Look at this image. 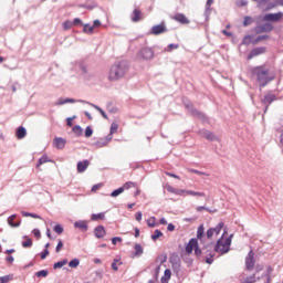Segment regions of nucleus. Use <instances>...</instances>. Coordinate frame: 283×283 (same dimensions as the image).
Listing matches in <instances>:
<instances>
[{
	"label": "nucleus",
	"instance_id": "nucleus-43",
	"mask_svg": "<svg viewBox=\"0 0 283 283\" xmlns=\"http://www.w3.org/2000/svg\"><path fill=\"white\" fill-rule=\"evenodd\" d=\"M186 196H199V198H205V192L193 191V190H187Z\"/></svg>",
	"mask_w": 283,
	"mask_h": 283
},
{
	"label": "nucleus",
	"instance_id": "nucleus-54",
	"mask_svg": "<svg viewBox=\"0 0 283 283\" xmlns=\"http://www.w3.org/2000/svg\"><path fill=\"white\" fill-rule=\"evenodd\" d=\"M243 283H255V274H252L250 276H247L243 281Z\"/></svg>",
	"mask_w": 283,
	"mask_h": 283
},
{
	"label": "nucleus",
	"instance_id": "nucleus-1",
	"mask_svg": "<svg viewBox=\"0 0 283 283\" xmlns=\"http://www.w3.org/2000/svg\"><path fill=\"white\" fill-rule=\"evenodd\" d=\"M227 233V229L223 230V234L220 239H218L217 243L213 244L211 241H203L202 251L205 256L206 264H211L213 262V258H216V253H229L231 250V240H233V234H230L228 238L223 239Z\"/></svg>",
	"mask_w": 283,
	"mask_h": 283
},
{
	"label": "nucleus",
	"instance_id": "nucleus-21",
	"mask_svg": "<svg viewBox=\"0 0 283 283\" xmlns=\"http://www.w3.org/2000/svg\"><path fill=\"white\" fill-rule=\"evenodd\" d=\"M196 240H199L200 243L207 241V237L205 234V226L201 224L198 227Z\"/></svg>",
	"mask_w": 283,
	"mask_h": 283
},
{
	"label": "nucleus",
	"instance_id": "nucleus-14",
	"mask_svg": "<svg viewBox=\"0 0 283 283\" xmlns=\"http://www.w3.org/2000/svg\"><path fill=\"white\" fill-rule=\"evenodd\" d=\"M109 143H112V135H107L106 138H99L94 143V146L101 149L103 147H107Z\"/></svg>",
	"mask_w": 283,
	"mask_h": 283
},
{
	"label": "nucleus",
	"instance_id": "nucleus-51",
	"mask_svg": "<svg viewBox=\"0 0 283 283\" xmlns=\"http://www.w3.org/2000/svg\"><path fill=\"white\" fill-rule=\"evenodd\" d=\"M53 231L55 232V233H57L59 235H61V233H63V226H61V224H55L54 227H53Z\"/></svg>",
	"mask_w": 283,
	"mask_h": 283
},
{
	"label": "nucleus",
	"instance_id": "nucleus-46",
	"mask_svg": "<svg viewBox=\"0 0 283 283\" xmlns=\"http://www.w3.org/2000/svg\"><path fill=\"white\" fill-rule=\"evenodd\" d=\"M224 229V222H219L214 228H212L213 232L218 235L220 231Z\"/></svg>",
	"mask_w": 283,
	"mask_h": 283
},
{
	"label": "nucleus",
	"instance_id": "nucleus-22",
	"mask_svg": "<svg viewBox=\"0 0 283 283\" xmlns=\"http://www.w3.org/2000/svg\"><path fill=\"white\" fill-rule=\"evenodd\" d=\"M66 144H67V140H65V138H62V137L54 138V145L56 149H65Z\"/></svg>",
	"mask_w": 283,
	"mask_h": 283
},
{
	"label": "nucleus",
	"instance_id": "nucleus-11",
	"mask_svg": "<svg viewBox=\"0 0 283 283\" xmlns=\"http://www.w3.org/2000/svg\"><path fill=\"white\" fill-rule=\"evenodd\" d=\"M283 17L282 12H277V13H266L263 17V21H271L272 23H277V21H280Z\"/></svg>",
	"mask_w": 283,
	"mask_h": 283
},
{
	"label": "nucleus",
	"instance_id": "nucleus-37",
	"mask_svg": "<svg viewBox=\"0 0 283 283\" xmlns=\"http://www.w3.org/2000/svg\"><path fill=\"white\" fill-rule=\"evenodd\" d=\"M117 132H118V124L112 123L109 134H108V136H111V140H112L114 134H116Z\"/></svg>",
	"mask_w": 283,
	"mask_h": 283
},
{
	"label": "nucleus",
	"instance_id": "nucleus-19",
	"mask_svg": "<svg viewBox=\"0 0 283 283\" xmlns=\"http://www.w3.org/2000/svg\"><path fill=\"white\" fill-rule=\"evenodd\" d=\"M106 233L107 232L105 231V227H103V226H97L94 229V235H95V238H97V240L105 238Z\"/></svg>",
	"mask_w": 283,
	"mask_h": 283
},
{
	"label": "nucleus",
	"instance_id": "nucleus-45",
	"mask_svg": "<svg viewBox=\"0 0 283 283\" xmlns=\"http://www.w3.org/2000/svg\"><path fill=\"white\" fill-rule=\"evenodd\" d=\"M78 264H81V260L78 259H72L70 262H69V266L71 269H77Z\"/></svg>",
	"mask_w": 283,
	"mask_h": 283
},
{
	"label": "nucleus",
	"instance_id": "nucleus-59",
	"mask_svg": "<svg viewBox=\"0 0 283 283\" xmlns=\"http://www.w3.org/2000/svg\"><path fill=\"white\" fill-rule=\"evenodd\" d=\"M61 249H63V241H62V240H60V241L57 242V245H56V248H55V252H56V253H60V252H61Z\"/></svg>",
	"mask_w": 283,
	"mask_h": 283
},
{
	"label": "nucleus",
	"instance_id": "nucleus-29",
	"mask_svg": "<svg viewBox=\"0 0 283 283\" xmlns=\"http://www.w3.org/2000/svg\"><path fill=\"white\" fill-rule=\"evenodd\" d=\"M96 2L94 1H86L83 4H80V8H85L86 10H94V8H96Z\"/></svg>",
	"mask_w": 283,
	"mask_h": 283
},
{
	"label": "nucleus",
	"instance_id": "nucleus-40",
	"mask_svg": "<svg viewBox=\"0 0 283 283\" xmlns=\"http://www.w3.org/2000/svg\"><path fill=\"white\" fill-rule=\"evenodd\" d=\"M12 280H14L13 274H8V275H4V276H0V283H8Z\"/></svg>",
	"mask_w": 283,
	"mask_h": 283
},
{
	"label": "nucleus",
	"instance_id": "nucleus-36",
	"mask_svg": "<svg viewBox=\"0 0 283 283\" xmlns=\"http://www.w3.org/2000/svg\"><path fill=\"white\" fill-rule=\"evenodd\" d=\"M253 21L254 20L251 15H245L243 18V28H249V25H252Z\"/></svg>",
	"mask_w": 283,
	"mask_h": 283
},
{
	"label": "nucleus",
	"instance_id": "nucleus-10",
	"mask_svg": "<svg viewBox=\"0 0 283 283\" xmlns=\"http://www.w3.org/2000/svg\"><path fill=\"white\" fill-rule=\"evenodd\" d=\"M165 32H168L165 21H163L160 24L154 25L150 30V33L155 36H158V34H165Z\"/></svg>",
	"mask_w": 283,
	"mask_h": 283
},
{
	"label": "nucleus",
	"instance_id": "nucleus-64",
	"mask_svg": "<svg viewBox=\"0 0 283 283\" xmlns=\"http://www.w3.org/2000/svg\"><path fill=\"white\" fill-rule=\"evenodd\" d=\"M122 187H124V191H125V189H132V187H134V182L127 181V182L124 184V186H122Z\"/></svg>",
	"mask_w": 283,
	"mask_h": 283
},
{
	"label": "nucleus",
	"instance_id": "nucleus-12",
	"mask_svg": "<svg viewBox=\"0 0 283 283\" xmlns=\"http://www.w3.org/2000/svg\"><path fill=\"white\" fill-rule=\"evenodd\" d=\"M265 52H266V46L254 48L248 54V61H251V59H254V56H260V54H264Z\"/></svg>",
	"mask_w": 283,
	"mask_h": 283
},
{
	"label": "nucleus",
	"instance_id": "nucleus-23",
	"mask_svg": "<svg viewBox=\"0 0 283 283\" xmlns=\"http://www.w3.org/2000/svg\"><path fill=\"white\" fill-rule=\"evenodd\" d=\"M74 227L75 229H80L81 231H87L88 226H87V221L85 220H78L74 222Z\"/></svg>",
	"mask_w": 283,
	"mask_h": 283
},
{
	"label": "nucleus",
	"instance_id": "nucleus-48",
	"mask_svg": "<svg viewBox=\"0 0 283 283\" xmlns=\"http://www.w3.org/2000/svg\"><path fill=\"white\" fill-rule=\"evenodd\" d=\"M93 134H94V129L92 128V126H87L84 132L85 138H92Z\"/></svg>",
	"mask_w": 283,
	"mask_h": 283
},
{
	"label": "nucleus",
	"instance_id": "nucleus-60",
	"mask_svg": "<svg viewBox=\"0 0 283 283\" xmlns=\"http://www.w3.org/2000/svg\"><path fill=\"white\" fill-rule=\"evenodd\" d=\"M184 193H187V190L175 188V196H182Z\"/></svg>",
	"mask_w": 283,
	"mask_h": 283
},
{
	"label": "nucleus",
	"instance_id": "nucleus-24",
	"mask_svg": "<svg viewBox=\"0 0 283 283\" xmlns=\"http://www.w3.org/2000/svg\"><path fill=\"white\" fill-rule=\"evenodd\" d=\"M15 136L18 140L23 139L24 136H28V129H25L23 126L18 127L15 130Z\"/></svg>",
	"mask_w": 283,
	"mask_h": 283
},
{
	"label": "nucleus",
	"instance_id": "nucleus-56",
	"mask_svg": "<svg viewBox=\"0 0 283 283\" xmlns=\"http://www.w3.org/2000/svg\"><path fill=\"white\" fill-rule=\"evenodd\" d=\"M153 220V222H151ZM147 226L150 228V229H154V227H156V217H151V219H148L147 220Z\"/></svg>",
	"mask_w": 283,
	"mask_h": 283
},
{
	"label": "nucleus",
	"instance_id": "nucleus-16",
	"mask_svg": "<svg viewBox=\"0 0 283 283\" xmlns=\"http://www.w3.org/2000/svg\"><path fill=\"white\" fill-rule=\"evenodd\" d=\"M80 103H83L84 105H90L91 107H94V109H96L97 112H99L101 116H103V118H105L107 120V113H105V111H103V108H101V106L93 104L92 102H87V101H80Z\"/></svg>",
	"mask_w": 283,
	"mask_h": 283
},
{
	"label": "nucleus",
	"instance_id": "nucleus-61",
	"mask_svg": "<svg viewBox=\"0 0 283 283\" xmlns=\"http://www.w3.org/2000/svg\"><path fill=\"white\" fill-rule=\"evenodd\" d=\"M73 25H83V20H81V18H75L72 21Z\"/></svg>",
	"mask_w": 283,
	"mask_h": 283
},
{
	"label": "nucleus",
	"instance_id": "nucleus-26",
	"mask_svg": "<svg viewBox=\"0 0 283 283\" xmlns=\"http://www.w3.org/2000/svg\"><path fill=\"white\" fill-rule=\"evenodd\" d=\"M142 14L143 13L139 11V9H134V11L130 15L133 23H138V21H140Z\"/></svg>",
	"mask_w": 283,
	"mask_h": 283
},
{
	"label": "nucleus",
	"instance_id": "nucleus-4",
	"mask_svg": "<svg viewBox=\"0 0 283 283\" xmlns=\"http://www.w3.org/2000/svg\"><path fill=\"white\" fill-rule=\"evenodd\" d=\"M195 251V255L200 260L201 262H205V252L202 248H200V244L198 243V239L192 238L189 240V242L186 245V253L191 254Z\"/></svg>",
	"mask_w": 283,
	"mask_h": 283
},
{
	"label": "nucleus",
	"instance_id": "nucleus-35",
	"mask_svg": "<svg viewBox=\"0 0 283 283\" xmlns=\"http://www.w3.org/2000/svg\"><path fill=\"white\" fill-rule=\"evenodd\" d=\"M134 249H135V252H134L135 256L138 258V256L143 255V253H144L143 245H140L139 243H136Z\"/></svg>",
	"mask_w": 283,
	"mask_h": 283
},
{
	"label": "nucleus",
	"instance_id": "nucleus-57",
	"mask_svg": "<svg viewBox=\"0 0 283 283\" xmlns=\"http://www.w3.org/2000/svg\"><path fill=\"white\" fill-rule=\"evenodd\" d=\"M254 3H258L259 8H262L269 3V0H252Z\"/></svg>",
	"mask_w": 283,
	"mask_h": 283
},
{
	"label": "nucleus",
	"instance_id": "nucleus-63",
	"mask_svg": "<svg viewBox=\"0 0 283 283\" xmlns=\"http://www.w3.org/2000/svg\"><path fill=\"white\" fill-rule=\"evenodd\" d=\"M32 233H33V235H34L35 238H38V239L41 238V230H39V229H36V228L32 230Z\"/></svg>",
	"mask_w": 283,
	"mask_h": 283
},
{
	"label": "nucleus",
	"instance_id": "nucleus-55",
	"mask_svg": "<svg viewBox=\"0 0 283 283\" xmlns=\"http://www.w3.org/2000/svg\"><path fill=\"white\" fill-rule=\"evenodd\" d=\"M237 6L239 8H244V7L249 6V0H238Z\"/></svg>",
	"mask_w": 283,
	"mask_h": 283
},
{
	"label": "nucleus",
	"instance_id": "nucleus-33",
	"mask_svg": "<svg viewBox=\"0 0 283 283\" xmlns=\"http://www.w3.org/2000/svg\"><path fill=\"white\" fill-rule=\"evenodd\" d=\"M23 239L25 240L22 242L23 249H31L33 244L32 239H30L28 235H24Z\"/></svg>",
	"mask_w": 283,
	"mask_h": 283
},
{
	"label": "nucleus",
	"instance_id": "nucleus-28",
	"mask_svg": "<svg viewBox=\"0 0 283 283\" xmlns=\"http://www.w3.org/2000/svg\"><path fill=\"white\" fill-rule=\"evenodd\" d=\"M171 280V270L166 269L164 272V276L161 277V283H167Z\"/></svg>",
	"mask_w": 283,
	"mask_h": 283
},
{
	"label": "nucleus",
	"instance_id": "nucleus-38",
	"mask_svg": "<svg viewBox=\"0 0 283 283\" xmlns=\"http://www.w3.org/2000/svg\"><path fill=\"white\" fill-rule=\"evenodd\" d=\"M72 132L75 134V136H83V127H81V125H75L72 128Z\"/></svg>",
	"mask_w": 283,
	"mask_h": 283
},
{
	"label": "nucleus",
	"instance_id": "nucleus-15",
	"mask_svg": "<svg viewBox=\"0 0 283 283\" xmlns=\"http://www.w3.org/2000/svg\"><path fill=\"white\" fill-rule=\"evenodd\" d=\"M19 218L18 214H11L9 218H8V224L9 227H12L13 229H17L18 227H21V219H18ZM17 220V221H15ZM15 221V222H14Z\"/></svg>",
	"mask_w": 283,
	"mask_h": 283
},
{
	"label": "nucleus",
	"instance_id": "nucleus-50",
	"mask_svg": "<svg viewBox=\"0 0 283 283\" xmlns=\"http://www.w3.org/2000/svg\"><path fill=\"white\" fill-rule=\"evenodd\" d=\"M63 28H64V30H72V28H74V24L72 21L66 20L63 22Z\"/></svg>",
	"mask_w": 283,
	"mask_h": 283
},
{
	"label": "nucleus",
	"instance_id": "nucleus-62",
	"mask_svg": "<svg viewBox=\"0 0 283 283\" xmlns=\"http://www.w3.org/2000/svg\"><path fill=\"white\" fill-rule=\"evenodd\" d=\"M118 242H123V238H120V237L112 238V244H118Z\"/></svg>",
	"mask_w": 283,
	"mask_h": 283
},
{
	"label": "nucleus",
	"instance_id": "nucleus-5",
	"mask_svg": "<svg viewBox=\"0 0 283 283\" xmlns=\"http://www.w3.org/2000/svg\"><path fill=\"white\" fill-rule=\"evenodd\" d=\"M184 105L188 112V114H190V116H192V118H199V120H207V115H205V113L198 111L196 107H193V104L191 102H184Z\"/></svg>",
	"mask_w": 283,
	"mask_h": 283
},
{
	"label": "nucleus",
	"instance_id": "nucleus-2",
	"mask_svg": "<svg viewBox=\"0 0 283 283\" xmlns=\"http://www.w3.org/2000/svg\"><path fill=\"white\" fill-rule=\"evenodd\" d=\"M127 63L125 61L115 62L109 70L108 81H120L127 74Z\"/></svg>",
	"mask_w": 283,
	"mask_h": 283
},
{
	"label": "nucleus",
	"instance_id": "nucleus-39",
	"mask_svg": "<svg viewBox=\"0 0 283 283\" xmlns=\"http://www.w3.org/2000/svg\"><path fill=\"white\" fill-rule=\"evenodd\" d=\"M83 32H84L85 34H92V33L94 32V27L91 25L90 23H86V24H84V27H83Z\"/></svg>",
	"mask_w": 283,
	"mask_h": 283
},
{
	"label": "nucleus",
	"instance_id": "nucleus-18",
	"mask_svg": "<svg viewBox=\"0 0 283 283\" xmlns=\"http://www.w3.org/2000/svg\"><path fill=\"white\" fill-rule=\"evenodd\" d=\"M172 19L174 21L181 23V25H188V23H190L189 19L184 13H177L172 17Z\"/></svg>",
	"mask_w": 283,
	"mask_h": 283
},
{
	"label": "nucleus",
	"instance_id": "nucleus-3",
	"mask_svg": "<svg viewBox=\"0 0 283 283\" xmlns=\"http://www.w3.org/2000/svg\"><path fill=\"white\" fill-rule=\"evenodd\" d=\"M253 76H256V81L260 84V87H266L271 81H273V76L269 75V67L266 66H256L252 69Z\"/></svg>",
	"mask_w": 283,
	"mask_h": 283
},
{
	"label": "nucleus",
	"instance_id": "nucleus-31",
	"mask_svg": "<svg viewBox=\"0 0 283 283\" xmlns=\"http://www.w3.org/2000/svg\"><path fill=\"white\" fill-rule=\"evenodd\" d=\"M196 211H198V213H200L201 211H208V213H217L218 212L217 209L211 210L207 206H198L196 208Z\"/></svg>",
	"mask_w": 283,
	"mask_h": 283
},
{
	"label": "nucleus",
	"instance_id": "nucleus-25",
	"mask_svg": "<svg viewBox=\"0 0 283 283\" xmlns=\"http://www.w3.org/2000/svg\"><path fill=\"white\" fill-rule=\"evenodd\" d=\"M78 101H85V99H74V98H59L55 105H67V103H81Z\"/></svg>",
	"mask_w": 283,
	"mask_h": 283
},
{
	"label": "nucleus",
	"instance_id": "nucleus-8",
	"mask_svg": "<svg viewBox=\"0 0 283 283\" xmlns=\"http://www.w3.org/2000/svg\"><path fill=\"white\" fill-rule=\"evenodd\" d=\"M169 262H170L174 271H180L181 260H180V255H178V253L175 252V253L170 254Z\"/></svg>",
	"mask_w": 283,
	"mask_h": 283
},
{
	"label": "nucleus",
	"instance_id": "nucleus-20",
	"mask_svg": "<svg viewBox=\"0 0 283 283\" xmlns=\"http://www.w3.org/2000/svg\"><path fill=\"white\" fill-rule=\"evenodd\" d=\"M199 135L206 138L207 140H216V135L211 130L200 129Z\"/></svg>",
	"mask_w": 283,
	"mask_h": 283
},
{
	"label": "nucleus",
	"instance_id": "nucleus-58",
	"mask_svg": "<svg viewBox=\"0 0 283 283\" xmlns=\"http://www.w3.org/2000/svg\"><path fill=\"white\" fill-rule=\"evenodd\" d=\"M48 255H50V250L44 249V250L41 252V254H40L41 260H45V258H48Z\"/></svg>",
	"mask_w": 283,
	"mask_h": 283
},
{
	"label": "nucleus",
	"instance_id": "nucleus-49",
	"mask_svg": "<svg viewBox=\"0 0 283 283\" xmlns=\"http://www.w3.org/2000/svg\"><path fill=\"white\" fill-rule=\"evenodd\" d=\"M50 275V271L48 270H40L35 273L36 277H48Z\"/></svg>",
	"mask_w": 283,
	"mask_h": 283
},
{
	"label": "nucleus",
	"instance_id": "nucleus-17",
	"mask_svg": "<svg viewBox=\"0 0 283 283\" xmlns=\"http://www.w3.org/2000/svg\"><path fill=\"white\" fill-rule=\"evenodd\" d=\"M87 167H90V160L84 159L78 161L76 166L77 174H85V171H87Z\"/></svg>",
	"mask_w": 283,
	"mask_h": 283
},
{
	"label": "nucleus",
	"instance_id": "nucleus-27",
	"mask_svg": "<svg viewBox=\"0 0 283 283\" xmlns=\"http://www.w3.org/2000/svg\"><path fill=\"white\" fill-rule=\"evenodd\" d=\"M211 6H213V0H207L205 9L206 19H209V17H211Z\"/></svg>",
	"mask_w": 283,
	"mask_h": 283
},
{
	"label": "nucleus",
	"instance_id": "nucleus-30",
	"mask_svg": "<svg viewBox=\"0 0 283 283\" xmlns=\"http://www.w3.org/2000/svg\"><path fill=\"white\" fill-rule=\"evenodd\" d=\"M45 163H52V159H50L48 155H43L42 157L39 158L36 167H41V165H45Z\"/></svg>",
	"mask_w": 283,
	"mask_h": 283
},
{
	"label": "nucleus",
	"instance_id": "nucleus-44",
	"mask_svg": "<svg viewBox=\"0 0 283 283\" xmlns=\"http://www.w3.org/2000/svg\"><path fill=\"white\" fill-rule=\"evenodd\" d=\"M150 238H151V240H153L154 242H156V240H158V238H163V231L156 229L155 232H154V234H151Z\"/></svg>",
	"mask_w": 283,
	"mask_h": 283
},
{
	"label": "nucleus",
	"instance_id": "nucleus-41",
	"mask_svg": "<svg viewBox=\"0 0 283 283\" xmlns=\"http://www.w3.org/2000/svg\"><path fill=\"white\" fill-rule=\"evenodd\" d=\"M67 264V259H64L62 261H57L53 264V269H63Z\"/></svg>",
	"mask_w": 283,
	"mask_h": 283
},
{
	"label": "nucleus",
	"instance_id": "nucleus-7",
	"mask_svg": "<svg viewBox=\"0 0 283 283\" xmlns=\"http://www.w3.org/2000/svg\"><path fill=\"white\" fill-rule=\"evenodd\" d=\"M255 269V258L253 254V250H250L248 255L245 256V270L253 271Z\"/></svg>",
	"mask_w": 283,
	"mask_h": 283
},
{
	"label": "nucleus",
	"instance_id": "nucleus-9",
	"mask_svg": "<svg viewBox=\"0 0 283 283\" xmlns=\"http://www.w3.org/2000/svg\"><path fill=\"white\" fill-rule=\"evenodd\" d=\"M138 56L144 61H151L154 59V50L151 48H144L139 51Z\"/></svg>",
	"mask_w": 283,
	"mask_h": 283
},
{
	"label": "nucleus",
	"instance_id": "nucleus-13",
	"mask_svg": "<svg viewBox=\"0 0 283 283\" xmlns=\"http://www.w3.org/2000/svg\"><path fill=\"white\" fill-rule=\"evenodd\" d=\"M275 101V95L274 94H268L264 95L262 98V104L265 106L264 108V114L269 111V105H271Z\"/></svg>",
	"mask_w": 283,
	"mask_h": 283
},
{
	"label": "nucleus",
	"instance_id": "nucleus-32",
	"mask_svg": "<svg viewBox=\"0 0 283 283\" xmlns=\"http://www.w3.org/2000/svg\"><path fill=\"white\" fill-rule=\"evenodd\" d=\"M125 192V187H119L111 192V198H118L120 193Z\"/></svg>",
	"mask_w": 283,
	"mask_h": 283
},
{
	"label": "nucleus",
	"instance_id": "nucleus-42",
	"mask_svg": "<svg viewBox=\"0 0 283 283\" xmlns=\"http://www.w3.org/2000/svg\"><path fill=\"white\" fill-rule=\"evenodd\" d=\"M180 48L179 44L170 43L168 46L164 50V52H174V50H178Z\"/></svg>",
	"mask_w": 283,
	"mask_h": 283
},
{
	"label": "nucleus",
	"instance_id": "nucleus-52",
	"mask_svg": "<svg viewBox=\"0 0 283 283\" xmlns=\"http://www.w3.org/2000/svg\"><path fill=\"white\" fill-rule=\"evenodd\" d=\"M266 39H269V35H259L255 38V40L253 41V44L255 45L256 43H260V41H266Z\"/></svg>",
	"mask_w": 283,
	"mask_h": 283
},
{
	"label": "nucleus",
	"instance_id": "nucleus-47",
	"mask_svg": "<svg viewBox=\"0 0 283 283\" xmlns=\"http://www.w3.org/2000/svg\"><path fill=\"white\" fill-rule=\"evenodd\" d=\"M213 228H209L206 232V242H211V238H213Z\"/></svg>",
	"mask_w": 283,
	"mask_h": 283
},
{
	"label": "nucleus",
	"instance_id": "nucleus-6",
	"mask_svg": "<svg viewBox=\"0 0 283 283\" xmlns=\"http://www.w3.org/2000/svg\"><path fill=\"white\" fill-rule=\"evenodd\" d=\"M273 24L271 22H265L263 24L256 25L254 28L255 34H264V32H273Z\"/></svg>",
	"mask_w": 283,
	"mask_h": 283
},
{
	"label": "nucleus",
	"instance_id": "nucleus-53",
	"mask_svg": "<svg viewBox=\"0 0 283 283\" xmlns=\"http://www.w3.org/2000/svg\"><path fill=\"white\" fill-rule=\"evenodd\" d=\"M241 45H251V35H245L241 42Z\"/></svg>",
	"mask_w": 283,
	"mask_h": 283
},
{
	"label": "nucleus",
	"instance_id": "nucleus-34",
	"mask_svg": "<svg viewBox=\"0 0 283 283\" xmlns=\"http://www.w3.org/2000/svg\"><path fill=\"white\" fill-rule=\"evenodd\" d=\"M91 220L93 221L105 220V212L91 214Z\"/></svg>",
	"mask_w": 283,
	"mask_h": 283
}]
</instances>
